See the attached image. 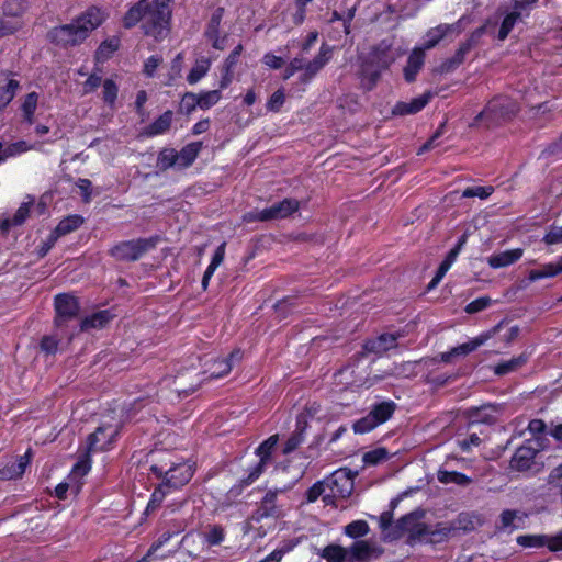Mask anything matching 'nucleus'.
<instances>
[{"instance_id":"obj_59","label":"nucleus","mask_w":562,"mask_h":562,"mask_svg":"<svg viewBox=\"0 0 562 562\" xmlns=\"http://www.w3.org/2000/svg\"><path fill=\"white\" fill-rule=\"evenodd\" d=\"M117 97V86L112 79H106L103 82V100L106 103H114Z\"/></svg>"},{"instance_id":"obj_60","label":"nucleus","mask_w":562,"mask_h":562,"mask_svg":"<svg viewBox=\"0 0 562 562\" xmlns=\"http://www.w3.org/2000/svg\"><path fill=\"white\" fill-rule=\"evenodd\" d=\"M326 484L325 479L314 483L305 493L306 501L308 503H314L325 492L324 486H326Z\"/></svg>"},{"instance_id":"obj_26","label":"nucleus","mask_w":562,"mask_h":562,"mask_svg":"<svg viewBox=\"0 0 562 562\" xmlns=\"http://www.w3.org/2000/svg\"><path fill=\"white\" fill-rule=\"evenodd\" d=\"M307 428V418L305 414H301L296 418V428L289 437L283 447V453L288 454L293 452L303 441L304 432Z\"/></svg>"},{"instance_id":"obj_38","label":"nucleus","mask_w":562,"mask_h":562,"mask_svg":"<svg viewBox=\"0 0 562 562\" xmlns=\"http://www.w3.org/2000/svg\"><path fill=\"white\" fill-rule=\"evenodd\" d=\"M210 66L211 60L209 58L201 57L198 59L187 76L188 82L194 85L200 81L207 74Z\"/></svg>"},{"instance_id":"obj_51","label":"nucleus","mask_w":562,"mask_h":562,"mask_svg":"<svg viewBox=\"0 0 562 562\" xmlns=\"http://www.w3.org/2000/svg\"><path fill=\"white\" fill-rule=\"evenodd\" d=\"M517 543L524 548H542V547H546L547 536H543V535L518 536Z\"/></svg>"},{"instance_id":"obj_56","label":"nucleus","mask_w":562,"mask_h":562,"mask_svg":"<svg viewBox=\"0 0 562 562\" xmlns=\"http://www.w3.org/2000/svg\"><path fill=\"white\" fill-rule=\"evenodd\" d=\"M492 303V300L491 297L488 296H481L472 302H470L464 311L468 313V314H474V313H477V312H481L485 308H487Z\"/></svg>"},{"instance_id":"obj_35","label":"nucleus","mask_w":562,"mask_h":562,"mask_svg":"<svg viewBox=\"0 0 562 562\" xmlns=\"http://www.w3.org/2000/svg\"><path fill=\"white\" fill-rule=\"evenodd\" d=\"M459 250L452 248L446 256L445 260L440 263L435 277L428 284V290H431L438 285V283L441 281V279L445 277L447 271L450 269L452 263L456 261Z\"/></svg>"},{"instance_id":"obj_4","label":"nucleus","mask_w":562,"mask_h":562,"mask_svg":"<svg viewBox=\"0 0 562 562\" xmlns=\"http://www.w3.org/2000/svg\"><path fill=\"white\" fill-rule=\"evenodd\" d=\"M519 111L518 103L509 97L497 95L488 101L483 111H481L470 126H477L484 122L486 127L498 126L504 122L512 120Z\"/></svg>"},{"instance_id":"obj_44","label":"nucleus","mask_w":562,"mask_h":562,"mask_svg":"<svg viewBox=\"0 0 562 562\" xmlns=\"http://www.w3.org/2000/svg\"><path fill=\"white\" fill-rule=\"evenodd\" d=\"M19 88L20 83L15 79H10L4 87H0V110L13 100Z\"/></svg>"},{"instance_id":"obj_20","label":"nucleus","mask_w":562,"mask_h":562,"mask_svg":"<svg viewBox=\"0 0 562 562\" xmlns=\"http://www.w3.org/2000/svg\"><path fill=\"white\" fill-rule=\"evenodd\" d=\"M117 435V430L111 429L108 426H100L97 430L88 437V450L98 451L106 450L114 437Z\"/></svg>"},{"instance_id":"obj_7","label":"nucleus","mask_w":562,"mask_h":562,"mask_svg":"<svg viewBox=\"0 0 562 562\" xmlns=\"http://www.w3.org/2000/svg\"><path fill=\"white\" fill-rule=\"evenodd\" d=\"M150 470L158 477L164 476L162 485L166 488H179L186 485L193 476V471L187 463L177 464L169 469L155 464L150 467Z\"/></svg>"},{"instance_id":"obj_36","label":"nucleus","mask_w":562,"mask_h":562,"mask_svg":"<svg viewBox=\"0 0 562 562\" xmlns=\"http://www.w3.org/2000/svg\"><path fill=\"white\" fill-rule=\"evenodd\" d=\"M394 61V57L386 49L376 48L366 63L375 69L385 70Z\"/></svg>"},{"instance_id":"obj_16","label":"nucleus","mask_w":562,"mask_h":562,"mask_svg":"<svg viewBox=\"0 0 562 562\" xmlns=\"http://www.w3.org/2000/svg\"><path fill=\"white\" fill-rule=\"evenodd\" d=\"M460 34L461 25L460 21L452 24H440L436 27L430 29L425 36V42L422 47L423 50L434 48L442 38L449 34Z\"/></svg>"},{"instance_id":"obj_49","label":"nucleus","mask_w":562,"mask_h":562,"mask_svg":"<svg viewBox=\"0 0 562 562\" xmlns=\"http://www.w3.org/2000/svg\"><path fill=\"white\" fill-rule=\"evenodd\" d=\"M183 529H184V527L182 526V524H179L175 529H172V530L169 529V530L164 531L159 536L157 541L151 544V547L149 548L145 558L150 557L155 551H157L165 543H167L173 536L180 533Z\"/></svg>"},{"instance_id":"obj_30","label":"nucleus","mask_w":562,"mask_h":562,"mask_svg":"<svg viewBox=\"0 0 562 562\" xmlns=\"http://www.w3.org/2000/svg\"><path fill=\"white\" fill-rule=\"evenodd\" d=\"M560 273H562V256L555 263H546L540 266L538 269L530 270L528 273V279L529 281L533 282L543 278H553Z\"/></svg>"},{"instance_id":"obj_13","label":"nucleus","mask_w":562,"mask_h":562,"mask_svg":"<svg viewBox=\"0 0 562 562\" xmlns=\"http://www.w3.org/2000/svg\"><path fill=\"white\" fill-rule=\"evenodd\" d=\"M277 442L278 436H271L268 439H266L262 443H260L259 447L256 449V453L259 456L260 459L258 463L250 469L248 477L245 480L247 484L252 483L263 472L266 464L270 460L272 450L277 446Z\"/></svg>"},{"instance_id":"obj_25","label":"nucleus","mask_w":562,"mask_h":562,"mask_svg":"<svg viewBox=\"0 0 562 562\" xmlns=\"http://www.w3.org/2000/svg\"><path fill=\"white\" fill-rule=\"evenodd\" d=\"M241 359L239 349L233 350L227 358L215 360L213 367L210 369V378L218 379L228 374L233 368L234 362Z\"/></svg>"},{"instance_id":"obj_62","label":"nucleus","mask_w":562,"mask_h":562,"mask_svg":"<svg viewBox=\"0 0 562 562\" xmlns=\"http://www.w3.org/2000/svg\"><path fill=\"white\" fill-rule=\"evenodd\" d=\"M547 245L562 244V226H551L543 237Z\"/></svg>"},{"instance_id":"obj_55","label":"nucleus","mask_w":562,"mask_h":562,"mask_svg":"<svg viewBox=\"0 0 562 562\" xmlns=\"http://www.w3.org/2000/svg\"><path fill=\"white\" fill-rule=\"evenodd\" d=\"M91 469L90 460L88 457L80 459L72 468L69 475L70 480H78L85 476Z\"/></svg>"},{"instance_id":"obj_53","label":"nucleus","mask_w":562,"mask_h":562,"mask_svg":"<svg viewBox=\"0 0 562 562\" xmlns=\"http://www.w3.org/2000/svg\"><path fill=\"white\" fill-rule=\"evenodd\" d=\"M389 452L385 448H376L363 454L362 460L366 464L375 465L383 460H386Z\"/></svg>"},{"instance_id":"obj_40","label":"nucleus","mask_w":562,"mask_h":562,"mask_svg":"<svg viewBox=\"0 0 562 562\" xmlns=\"http://www.w3.org/2000/svg\"><path fill=\"white\" fill-rule=\"evenodd\" d=\"M528 360V357L525 353H521L518 357L512 358L510 360L504 361L498 363L494 372L497 375H505L509 372H513L517 370L518 368L522 367Z\"/></svg>"},{"instance_id":"obj_43","label":"nucleus","mask_w":562,"mask_h":562,"mask_svg":"<svg viewBox=\"0 0 562 562\" xmlns=\"http://www.w3.org/2000/svg\"><path fill=\"white\" fill-rule=\"evenodd\" d=\"M38 94L36 92H30L25 95L22 103L23 117L29 124L34 123V113L37 108Z\"/></svg>"},{"instance_id":"obj_2","label":"nucleus","mask_w":562,"mask_h":562,"mask_svg":"<svg viewBox=\"0 0 562 562\" xmlns=\"http://www.w3.org/2000/svg\"><path fill=\"white\" fill-rule=\"evenodd\" d=\"M105 19L98 7H90L70 23L55 26L48 32L52 43L63 48L80 45Z\"/></svg>"},{"instance_id":"obj_23","label":"nucleus","mask_w":562,"mask_h":562,"mask_svg":"<svg viewBox=\"0 0 562 562\" xmlns=\"http://www.w3.org/2000/svg\"><path fill=\"white\" fill-rule=\"evenodd\" d=\"M31 461V450L29 449L23 456H20L18 462L7 464L0 469V480H14L19 479L25 472L26 467Z\"/></svg>"},{"instance_id":"obj_3","label":"nucleus","mask_w":562,"mask_h":562,"mask_svg":"<svg viewBox=\"0 0 562 562\" xmlns=\"http://www.w3.org/2000/svg\"><path fill=\"white\" fill-rule=\"evenodd\" d=\"M424 517V509H416L408 513L397 520L390 536H392L393 539H398L404 533H408L409 542L412 543L424 540L438 542L450 533V529L448 528H432L426 525L423 522Z\"/></svg>"},{"instance_id":"obj_12","label":"nucleus","mask_w":562,"mask_h":562,"mask_svg":"<svg viewBox=\"0 0 562 562\" xmlns=\"http://www.w3.org/2000/svg\"><path fill=\"white\" fill-rule=\"evenodd\" d=\"M504 325V321L499 322L497 325H495L491 330H488L485 334L480 335L479 337L474 338L473 340L462 344L460 346H457L452 348L448 352H442L440 355V360L443 362H450L452 357L454 356H467L468 353L476 350L480 346H482L486 340H488L491 337L495 336L499 330L502 329Z\"/></svg>"},{"instance_id":"obj_31","label":"nucleus","mask_w":562,"mask_h":562,"mask_svg":"<svg viewBox=\"0 0 562 562\" xmlns=\"http://www.w3.org/2000/svg\"><path fill=\"white\" fill-rule=\"evenodd\" d=\"M203 542L209 547L220 546L226 537L225 528L221 525H209L201 533Z\"/></svg>"},{"instance_id":"obj_48","label":"nucleus","mask_w":562,"mask_h":562,"mask_svg":"<svg viewBox=\"0 0 562 562\" xmlns=\"http://www.w3.org/2000/svg\"><path fill=\"white\" fill-rule=\"evenodd\" d=\"M370 528L364 520H355L345 527V533L353 539L364 537L369 533Z\"/></svg>"},{"instance_id":"obj_14","label":"nucleus","mask_w":562,"mask_h":562,"mask_svg":"<svg viewBox=\"0 0 562 562\" xmlns=\"http://www.w3.org/2000/svg\"><path fill=\"white\" fill-rule=\"evenodd\" d=\"M326 486H331L338 498L344 499L351 495L353 480L345 469H339L325 477Z\"/></svg>"},{"instance_id":"obj_63","label":"nucleus","mask_w":562,"mask_h":562,"mask_svg":"<svg viewBox=\"0 0 562 562\" xmlns=\"http://www.w3.org/2000/svg\"><path fill=\"white\" fill-rule=\"evenodd\" d=\"M41 349L47 355H54L58 349V340L52 336H44L41 340Z\"/></svg>"},{"instance_id":"obj_18","label":"nucleus","mask_w":562,"mask_h":562,"mask_svg":"<svg viewBox=\"0 0 562 562\" xmlns=\"http://www.w3.org/2000/svg\"><path fill=\"white\" fill-rule=\"evenodd\" d=\"M331 58V48L323 44L317 56L308 63L304 61V72L301 75L302 82H308Z\"/></svg>"},{"instance_id":"obj_29","label":"nucleus","mask_w":562,"mask_h":562,"mask_svg":"<svg viewBox=\"0 0 562 562\" xmlns=\"http://www.w3.org/2000/svg\"><path fill=\"white\" fill-rule=\"evenodd\" d=\"M425 54L422 48H415L407 59V65L404 68V77L407 82L416 79V75L424 65Z\"/></svg>"},{"instance_id":"obj_10","label":"nucleus","mask_w":562,"mask_h":562,"mask_svg":"<svg viewBox=\"0 0 562 562\" xmlns=\"http://www.w3.org/2000/svg\"><path fill=\"white\" fill-rule=\"evenodd\" d=\"M300 203L295 199L286 198L256 213L255 220L260 222L281 220L299 210Z\"/></svg>"},{"instance_id":"obj_28","label":"nucleus","mask_w":562,"mask_h":562,"mask_svg":"<svg viewBox=\"0 0 562 562\" xmlns=\"http://www.w3.org/2000/svg\"><path fill=\"white\" fill-rule=\"evenodd\" d=\"M522 255L524 249L515 248L490 256L487 258V263L494 269L504 268L518 261Z\"/></svg>"},{"instance_id":"obj_27","label":"nucleus","mask_w":562,"mask_h":562,"mask_svg":"<svg viewBox=\"0 0 562 562\" xmlns=\"http://www.w3.org/2000/svg\"><path fill=\"white\" fill-rule=\"evenodd\" d=\"M173 119V113L170 110L164 112L158 119H156L151 124L146 126L142 131V135L146 137H154L157 135L165 134L170 130L171 123Z\"/></svg>"},{"instance_id":"obj_61","label":"nucleus","mask_w":562,"mask_h":562,"mask_svg":"<svg viewBox=\"0 0 562 562\" xmlns=\"http://www.w3.org/2000/svg\"><path fill=\"white\" fill-rule=\"evenodd\" d=\"M285 95L281 90H277L272 93L267 102V109L271 112H279L281 106L284 104Z\"/></svg>"},{"instance_id":"obj_37","label":"nucleus","mask_w":562,"mask_h":562,"mask_svg":"<svg viewBox=\"0 0 562 562\" xmlns=\"http://www.w3.org/2000/svg\"><path fill=\"white\" fill-rule=\"evenodd\" d=\"M83 224V218L80 215H70L61 220L53 232L57 237L67 235Z\"/></svg>"},{"instance_id":"obj_33","label":"nucleus","mask_w":562,"mask_h":562,"mask_svg":"<svg viewBox=\"0 0 562 562\" xmlns=\"http://www.w3.org/2000/svg\"><path fill=\"white\" fill-rule=\"evenodd\" d=\"M111 318L112 314L109 311H99L91 316L85 317L80 323V328L81 330L102 328L111 321Z\"/></svg>"},{"instance_id":"obj_32","label":"nucleus","mask_w":562,"mask_h":562,"mask_svg":"<svg viewBox=\"0 0 562 562\" xmlns=\"http://www.w3.org/2000/svg\"><path fill=\"white\" fill-rule=\"evenodd\" d=\"M201 149V143H190L186 145L179 153L177 151L178 167L187 168L193 164Z\"/></svg>"},{"instance_id":"obj_21","label":"nucleus","mask_w":562,"mask_h":562,"mask_svg":"<svg viewBox=\"0 0 562 562\" xmlns=\"http://www.w3.org/2000/svg\"><path fill=\"white\" fill-rule=\"evenodd\" d=\"M431 97L432 95L430 92H425L424 94H422L417 98H414L408 102H405V101L397 102L392 110V114L393 115L415 114V113L419 112L420 110H423L428 104Z\"/></svg>"},{"instance_id":"obj_19","label":"nucleus","mask_w":562,"mask_h":562,"mask_svg":"<svg viewBox=\"0 0 562 562\" xmlns=\"http://www.w3.org/2000/svg\"><path fill=\"white\" fill-rule=\"evenodd\" d=\"M277 492L269 491L261 499L258 508L252 514V519L260 521L265 518H277L281 515V509L277 505Z\"/></svg>"},{"instance_id":"obj_17","label":"nucleus","mask_w":562,"mask_h":562,"mask_svg":"<svg viewBox=\"0 0 562 562\" xmlns=\"http://www.w3.org/2000/svg\"><path fill=\"white\" fill-rule=\"evenodd\" d=\"M382 549L372 542L358 540L348 549V553L352 560L358 562H369L372 559H376L382 554Z\"/></svg>"},{"instance_id":"obj_58","label":"nucleus","mask_w":562,"mask_h":562,"mask_svg":"<svg viewBox=\"0 0 562 562\" xmlns=\"http://www.w3.org/2000/svg\"><path fill=\"white\" fill-rule=\"evenodd\" d=\"M198 94L193 92H187L182 97L181 103H180V110L186 112L187 114H190L193 110H195L196 106H199Z\"/></svg>"},{"instance_id":"obj_54","label":"nucleus","mask_w":562,"mask_h":562,"mask_svg":"<svg viewBox=\"0 0 562 562\" xmlns=\"http://www.w3.org/2000/svg\"><path fill=\"white\" fill-rule=\"evenodd\" d=\"M166 487L160 484L155 491L154 493L151 494V497L147 504V507L145 509V514H149L150 512H154L155 509H157L160 504L162 503L164 498H165V495H166Z\"/></svg>"},{"instance_id":"obj_57","label":"nucleus","mask_w":562,"mask_h":562,"mask_svg":"<svg viewBox=\"0 0 562 562\" xmlns=\"http://www.w3.org/2000/svg\"><path fill=\"white\" fill-rule=\"evenodd\" d=\"M492 192H493L492 187H469L463 191L462 196L463 198L479 196L480 199H486L492 194Z\"/></svg>"},{"instance_id":"obj_5","label":"nucleus","mask_w":562,"mask_h":562,"mask_svg":"<svg viewBox=\"0 0 562 562\" xmlns=\"http://www.w3.org/2000/svg\"><path fill=\"white\" fill-rule=\"evenodd\" d=\"M158 236L125 240L113 246L109 254L119 261H136L146 252L156 248Z\"/></svg>"},{"instance_id":"obj_42","label":"nucleus","mask_w":562,"mask_h":562,"mask_svg":"<svg viewBox=\"0 0 562 562\" xmlns=\"http://www.w3.org/2000/svg\"><path fill=\"white\" fill-rule=\"evenodd\" d=\"M223 15H224V8L220 7L213 11V13L206 24L205 31H204V36L207 40H210L211 37H215L216 35L220 34V26H221Z\"/></svg>"},{"instance_id":"obj_1","label":"nucleus","mask_w":562,"mask_h":562,"mask_svg":"<svg viewBox=\"0 0 562 562\" xmlns=\"http://www.w3.org/2000/svg\"><path fill=\"white\" fill-rule=\"evenodd\" d=\"M171 2L172 0H138L125 12L122 19L123 27L130 30L140 23L145 35L155 40L164 38L172 15Z\"/></svg>"},{"instance_id":"obj_34","label":"nucleus","mask_w":562,"mask_h":562,"mask_svg":"<svg viewBox=\"0 0 562 562\" xmlns=\"http://www.w3.org/2000/svg\"><path fill=\"white\" fill-rule=\"evenodd\" d=\"M33 148H34V146L29 145L25 140H19L15 143H11V144H8L7 146H4L0 142V164L10 157H14L22 153H26Z\"/></svg>"},{"instance_id":"obj_6","label":"nucleus","mask_w":562,"mask_h":562,"mask_svg":"<svg viewBox=\"0 0 562 562\" xmlns=\"http://www.w3.org/2000/svg\"><path fill=\"white\" fill-rule=\"evenodd\" d=\"M395 409L396 404L393 401H383L373 405L368 415L353 424L355 432L366 434L373 430L379 425L387 422L393 416Z\"/></svg>"},{"instance_id":"obj_64","label":"nucleus","mask_w":562,"mask_h":562,"mask_svg":"<svg viewBox=\"0 0 562 562\" xmlns=\"http://www.w3.org/2000/svg\"><path fill=\"white\" fill-rule=\"evenodd\" d=\"M517 510L514 509H505L502 512L501 518V527L503 529H507L509 527H514V521L517 518Z\"/></svg>"},{"instance_id":"obj_11","label":"nucleus","mask_w":562,"mask_h":562,"mask_svg":"<svg viewBox=\"0 0 562 562\" xmlns=\"http://www.w3.org/2000/svg\"><path fill=\"white\" fill-rule=\"evenodd\" d=\"M54 304L56 310L55 324L57 326L75 318L80 310L78 299L67 293L56 295Z\"/></svg>"},{"instance_id":"obj_9","label":"nucleus","mask_w":562,"mask_h":562,"mask_svg":"<svg viewBox=\"0 0 562 562\" xmlns=\"http://www.w3.org/2000/svg\"><path fill=\"white\" fill-rule=\"evenodd\" d=\"M484 32V26H481L476 29L474 32H472L469 38L460 44L456 54L441 63V65L438 68L439 72L449 74L456 70L464 61L467 54L477 45Z\"/></svg>"},{"instance_id":"obj_41","label":"nucleus","mask_w":562,"mask_h":562,"mask_svg":"<svg viewBox=\"0 0 562 562\" xmlns=\"http://www.w3.org/2000/svg\"><path fill=\"white\" fill-rule=\"evenodd\" d=\"M348 549L339 544H329L321 553L328 562H344L348 557Z\"/></svg>"},{"instance_id":"obj_8","label":"nucleus","mask_w":562,"mask_h":562,"mask_svg":"<svg viewBox=\"0 0 562 562\" xmlns=\"http://www.w3.org/2000/svg\"><path fill=\"white\" fill-rule=\"evenodd\" d=\"M543 438H537V447L531 446V440H526L520 447H518L510 459V469L519 472L531 470L535 464L536 456L541 449H543Z\"/></svg>"},{"instance_id":"obj_45","label":"nucleus","mask_w":562,"mask_h":562,"mask_svg":"<svg viewBox=\"0 0 562 562\" xmlns=\"http://www.w3.org/2000/svg\"><path fill=\"white\" fill-rule=\"evenodd\" d=\"M27 9L26 0H5L3 3V13L8 16H21Z\"/></svg>"},{"instance_id":"obj_52","label":"nucleus","mask_w":562,"mask_h":562,"mask_svg":"<svg viewBox=\"0 0 562 562\" xmlns=\"http://www.w3.org/2000/svg\"><path fill=\"white\" fill-rule=\"evenodd\" d=\"M221 97V90L202 92L198 94L199 101L196 103H199V108L206 110L215 105L220 101Z\"/></svg>"},{"instance_id":"obj_50","label":"nucleus","mask_w":562,"mask_h":562,"mask_svg":"<svg viewBox=\"0 0 562 562\" xmlns=\"http://www.w3.org/2000/svg\"><path fill=\"white\" fill-rule=\"evenodd\" d=\"M362 75H363L362 86L367 90H372L380 79L381 70L375 69V68L371 67L370 65L364 64L363 69H362Z\"/></svg>"},{"instance_id":"obj_47","label":"nucleus","mask_w":562,"mask_h":562,"mask_svg":"<svg viewBox=\"0 0 562 562\" xmlns=\"http://www.w3.org/2000/svg\"><path fill=\"white\" fill-rule=\"evenodd\" d=\"M157 166L161 170H167L173 166H178L177 151L171 148L162 149L158 155Z\"/></svg>"},{"instance_id":"obj_39","label":"nucleus","mask_w":562,"mask_h":562,"mask_svg":"<svg viewBox=\"0 0 562 562\" xmlns=\"http://www.w3.org/2000/svg\"><path fill=\"white\" fill-rule=\"evenodd\" d=\"M437 476L438 481L443 484L453 483L460 486H467L472 482V479L456 471L439 470Z\"/></svg>"},{"instance_id":"obj_46","label":"nucleus","mask_w":562,"mask_h":562,"mask_svg":"<svg viewBox=\"0 0 562 562\" xmlns=\"http://www.w3.org/2000/svg\"><path fill=\"white\" fill-rule=\"evenodd\" d=\"M119 46L120 38L116 36L103 41L97 50V58L103 60L110 58L119 49Z\"/></svg>"},{"instance_id":"obj_22","label":"nucleus","mask_w":562,"mask_h":562,"mask_svg":"<svg viewBox=\"0 0 562 562\" xmlns=\"http://www.w3.org/2000/svg\"><path fill=\"white\" fill-rule=\"evenodd\" d=\"M497 406L494 404H483L481 406H473L467 409V416L470 418L472 424H494Z\"/></svg>"},{"instance_id":"obj_24","label":"nucleus","mask_w":562,"mask_h":562,"mask_svg":"<svg viewBox=\"0 0 562 562\" xmlns=\"http://www.w3.org/2000/svg\"><path fill=\"white\" fill-rule=\"evenodd\" d=\"M397 337L393 334H382L374 339L367 340L363 348L369 353H383L396 347Z\"/></svg>"},{"instance_id":"obj_15","label":"nucleus","mask_w":562,"mask_h":562,"mask_svg":"<svg viewBox=\"0 0 562 562\" xmlns=\"http://www.w3.org/2000/svg\"><path fill=\"white\" fill-rule=\"evenodd\" d=\"M510 9L512 11H505V16L502 21L497 38L499 41H504L510 31L514 29L515 24L518 20L522 18V15H528L529 12L524 9V3L518 2V0H512Z\"/></svg>"}]
</instances>
